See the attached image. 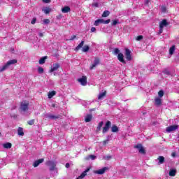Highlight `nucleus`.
Returning <instances> with one entry per match:
<instances>
[{"mask_svg":"<svg viewBox=\"0 0 179 179\" xmlns=\"http://www.w3.org/2000/svg\"><path fill=\"white\" fill-rule=\"evenodd\" d=\"M38 36H39V37H43L44 35L43 34V33H39V34H38Z\"/></svg>","mask_w":179,"mask_h":179,"instance_id":"nucleus-55","label":"nucleus"},{"mask_svg":"<svg viewBox=\"0 0 179 179\" xmlns=\"http://www.w3.org/2000/svg\"><path fill=\"white\" fill-rule=\"evenodd\" d=\"M139 153H141V155H146V150H145V148H141L139 150H138Z\"/></svg>","mask_w":179,"mask_h":179,"instance_id":"nucleus-31","label":"nucleus"},{"mask_svg":"<svg viewBox=\"0 0 179 179\" xmlns=\"http://www.w3.org/2000/svg\"><path fill=\"white\" fill-rule=\"evenodd\" d=\"M158 96L159 97H163V96H164V91L159 90L158 92Z\"/></svg>","mask_w":179,"mask_h":179,"instance_id":"nucleus-34","label":"nucleus"},{"mask_svg":"<svg viewBox=\"0 0 179 179\" xmlns=\"http://www.w3.org/2000/svg\"><path fill=\"white\" fill-rule=\"evenodd\" d=\"M103 22H104V20L103 19H98L96 20H95L94 22V26H99V24H103Z\"/></svg>","mask_w":179,"mask_h":179,"instance_id":"nucleus-20","label":"nucleus"},{"mask_svg":"<svg viewBox=\"0 0 179 179\" xmlns=\"http://www.w3.org/2000/svg\"><path fill=\"white\" fill-rule=\"evenodd\" d=\"M106 170H108V168L103 167L101 169H99L98 171H95L94 173H95V174H100V175H101V174H104V173H106Z\"/></svg>","mask_w":179,"mask_h":179,"instance_id":"nucleus-14","label":"nucleus"},{"mask_svg":"<svg viewBox=\"0 0 179 179\" xmlns=\"http://www.w3.org/2000/svg\"><path fill=\"white\" fill-rule=\"evenodd\" d=\"M176 173H177V170L176 169H171L169 171L170 177H176Z\"/></svg>","mask_w":179,"mask_h":179,"instance_id":"nucleus-21","label":"nucleus"},{"mask_svg":"<svg viewBox=\"0 0 179 179\" xmlns=\"http://www.w3.org/2000/svg\"><path fill=\"white\" fill-rule=\"evenodd\" d=\"M113 54L115 55H117V54H120V49H118V48H115L113 50Z\"/></svg>","mask_w":179,"mask_h":179,"instance_id":"nucleus-37","label":"nucleus"},{"mask_svg":"<svg viewBox=\"0 0 179 179\" xmlns=\"http://www.w3.org/2000/svg\"><path fill=\"white\" fill-rule=\"evenodd\" d=\"M156 106H162V99L160 98L155 99Z\"/></svg>","mask_w":179,"mask_h":179,"instance_id":"nucleus-30","label":"nucleus"},{"mask_svg":"<svg viewBox=\"0 0 179 179\" xmlns=\"http://www.w3.org/2000/svg\"><path fill=\"white\" fill-rule=\"evenodd\" d=\"M163 33V28H159V34H162Z\"/></svg>","mask_w":179,"mask_h":179,"instance_id":"nucleus-51","label":"nucleus"},{"mask_svg":"<svg viewBox=\"0 0 179 179\" xmlns=\"http://www.w3.org/2000/svg\"><path fill=\"white\" fill-rule=\"evenodd\" d=\"M13 64H17V60L14 59L12 60H9L6 62L5 65H3L2 67H0V72H3V71H6L10 65H13Z\"/></svg>","mask_w":179,"mask_h":179,"instance_id":"nucleus-2","label":"nucleus"},{"mask_svg":"<svg viewBox=\"0 0 179 179\" xmlns=\"http://www.w3.org/2000/svg\"><path fill=\"white\" fill-rule=\"evenodd\" d=\"M29 101H23L20 103V110L24 112L27 111L29 110Z\"/></svg>","mask_w":179,"mask_h":179,"instance_id":"nucleus-3","label":"nucleus"},{"mask_svg":"<svg viewBox=\"0 0 179 179\" xmlns=\"http://www.w3.org/2000/svg\"><path fill=\"white\" fill-rule=\"evenodd\" d=\"M93 6H95V8H99V3H93Z\"/></svg>","mask_w":179,"mask_h":179,"instance_id":"nucleus-49","label":"nucleus"},{"mask_svg":"<svg viewBox=\"0 0 179 179\" xmlns=\"http://www.w3.org/2000/svg\"><path fill=\"white\" fill-rule=\"evenodd\" d=\"M145 5H149V0L145 1Z\"/></svg>","mask_w":179,"mask_h":179,"instance_id":"nucleus-56","label":"nucleus"},{"mask_svg":"<svg viewBox=\"0 0 179 179\" xmlns=\"http://www.w3.org/2000/svg\"><path fill=\"white\" fill-rule=\"evenodd\" d=\"M85 45V42L83 41H81V43H79V45L76 48L75 50L76 51H79V50H80V48H82V51L83 52H87V51H89V50H90V47H89V45ZM84 45V47H83Z\"/></svg>","mask_w":179,"mask_h":179,"instance_id":"nucleus-1","label":"nucleus"},{"mask_svg":"<svg viewBox=\"0 0 179 179\" xmlns=\"http://www.w3.org/2000/svg\"><path fill=\"white\" fill-rule=\"evenodd\" d=\"M48 165L50 166V171H54V170H55V167H57V164L54 161H49Z\"/></svg>","mask_w":179,"mask_h":179,"instance_id":"nucleus-9","label":"nucleus"},{"mask_svg":"<svg viewBox=\"0 0 179 179\" xmlns=\"http://www.w3.org/2000/svg\"><path fill=\"white\" fill-rule=\"evenodd\" d=\"M174 51H176V45H172L169 49L170 55H173L174 54Z\"/></svg>","mask_w":179,"mask_h":179,"instance_id":"nucleus-27","label":"nucleus"},{"mask_svg":"<svg viewBox=\"0 0 179 179\" xmlns=\"http://www.w3.org/2000/svg\"><path fill=\"white\" fill-rule=\"evenodd\" d=\"M47 58H48V56H45V57H41V58L39 59V64H40L41 65H43V64H45V59H47Z\"/></svg>","mask_w":179,"mask_h":179,"instance_id":"nucleus-22","label":"nucleus"},{"mask_svg":"<svg viewBox=\"0 0 179 179\" xmlns=\"http://www.w3.org/2000/svg\"><path fill=\"white\" fill-rule=\"evenodd\" d=\"M91 31H92V33H94V31H96V27H92Z\"/></svg>","mask_w":179,"mask_h":179,"instance_id":"nucleus-48","label":"nucleus"},{"mask_svg":"<svg viewBox=\"0 0 179 179\" xmlns=\"http://www.w3.org/2000/svg\"><path fill=\"white\" fill-rule=\"evenodd\" d=\"M48 120H58V118H61V115H58L57 116L54 115H49L48 116Z\"/></svg>","mask_w":179,"mask_h":179,"instance_id":"nucleus-17","label":"nucleus"},{"mask_svg":"<svg viewBox=\"0 0 179 179\" xmlns=\"http://www.w3.org/2000/svg\"><path fill=\"white\" fill-rule=\"evenodd\" d=\"M171 156L172 157H176V152H172Z\"/></svg>","mask_w":179,"mask_h":179,"instance_id":"nucleus-54","label":"nucleus"},{"mask_svg":"<svg viewBox=\"0 0 179 179\" xmlns=\"http://www.w3.org/2000/svg\"><path fill=\"white\" fill-rule=\"evenodd\" d=\"M103 125H104V122L103 121L99 123L96 127V132H100V131H101V128H103Z\"/></svg>","mask_w":179,"mask_h":179,"instance_id":"nucleus-19","label":"nucleus"},{"mask_svg":"<svg viewBox=\"0 0 179 179\" xmlns=\"http://www.w3.org/2000/svg\"><path fill=\"white\" fill-rule=\"evenodd\" d=\"M157 159L159 160V164H163V163H164V160H165L164 157L159 156Z\"/></svg>","mask_w":179,"mask_h":179,"instance_id":"nucleus-28","label":"nucleus"},{"mask_svg":"<svg viewBox=\"0 0 179 179\" xmlns=\"http://www.w3.org/2000/svg\"><path fill=\"white\" fill-rule=\"evenodd\" d=\"M136 40L137 41H141V40H143V36H142V35L138 36L136 37Z\"/></svg>","mask_w":179,"mask_h":179,"instance_id":"nucleus-38","label":"nucleus"},{"mask_svg":"<svg viewBox=\"0 0 179 179\" xmlns=\"http://www.w3.org/2000/svg\"><path fill=\"white\" fill-rule=\"evenodd\" d=\"M37 22V18L34 17L32 19L31 24H36V22Z\"/></svg>","mask_w":179,"mask_h":179,"instance_id":"nucleus-43","label":"nucleus"},{"mask_svg":"<svg viewBox=\"0 0 179 179\" xmlns=\"http://www.w3.org/2000/svg\"><path fill=\"white\" fill-rule=\"evenodd\" d=\"M134 148H135V149H138V151H139V150H140L141 148H143V146H142V144H138V145H135Z\"/></svg>","mask_w":179,"mask_h":179,"instance_id":"nucleus-42","label":"nucleus"},{"mask_svg":"<svg viewBox=\"0 0 179 179\" xmlns=\"http://www.w3.org/2000/svg\"><path fill=\"white\" fill-rule=\"evenodd\" d=\"M71 164H69V163H66V169H69Z\"/></svg>","mask_w":179,"mask_h":179,"instance_id":"nucleus-52","label":"nucleus"},{"mask_svg":"<svg viewBox=\"0 0 179 179\" xmlns=\"http://www.w3.org/2000/svg\"><path fill=\"white\" fill-rule=\"evenodd\" d=\"M52 107L55 108V103H52Z\"/></svg>","mask_w":179,"mask_h":179,"instance_id":"nucleus-57","label":"nucleus"},{"mask_svg":"<svg viewBox=\"0 0 179 179\" xmlns=\"http://www.w3.org/2000/svg\"><path fill=\"white\" fill-rule=\"evenodd\" d=\"M176 129H178V125H171L166 128V132H172L176 131Z\"/></svg>","mask_w":179,"mask_h":179,"instance_id":"nucleus-11","label":"nucleus"},{"mask_svg":"<svg viewBox=\"0 0 179 179\" xmlns=\"http://www.w3.org/2000/svg\"><path fill=\"white\" fill-rule=\"evenodd\" d=\"M0 135H1V132H0Z\"/></svg>","mask_w":179,"mask_h":179,"instance_id":"nucleus-59","label":"nucleus"},{"mask_svg":"<svg viewBox=\"0 0 179 179\" xmlns=\"http://www.w3.org/2000/svg\"><path fill=\"white\" fill-rule=\"evenodd\" d=\"M110 127H111V122L110 120H108L105 124V126L103 127L102 133L106 134V132H108V129H110Z\"/></svg>","mask_w":179,"mask_h":179,"instance_id":"nucleus-5","label":"nucleus"},{"mask_svg":"<svg viewBox=\"0 0 179 179\" xmlns=\"http://www.w3.org/2000/svg\"><path fill=\"white\" fill-rule=\"evenodd\" d=\"M62 13H68L71 12V7L66 6L64 8H62Z\"/></svg>","mask_w":179,"mask_h":179,"instance_id":"nucleus-16","label":"nucleus"},{"mask_svg":"<svg viewBox=\"0 0 179 179\" xmlns=\"http://www.w3.org/2000/svg\"><path fill=\"white\" fill-rule=\"evenodd\" d=\"M3 148H4V149H10V148H12V143H6L3 144Z\"/></svg>","mask_w":179,"mask_h":179,"instance_id":"nucleus-26","label":"nucleus"},{"mask_svg":"<svg viewBox=\"0 0 179 179\" xmlns=\"http://www.w3.org/2000/svg\"><path fill=\"white\" fill-rule=\"evenodd\" d=\"M75 38H76V35H73L71 38L70 41H72V40H75Z\"/></svg>","mask_w":179,"mask_h":179,"instance_id":"nucleus-47","label":"nucleus"},{"mask_svg":"<svg viewBox=\"0 0 179 179\" xmlns=\"http://www.w3.org/2000/svg\"><path fill=\"white\" fill-rule=\"evenodd\" d=\"M44 13H45V15H48V13H50V12H51V8H46L43 10Z\"/></svg>","mask_w":179,"mask_h":179,"instance_id":"nucleus-32","label":"nucleus"},{"mask_svg":"<svg viewBox=\"0 0 179 179\" xmlns=\"http://www.w3.org/2000/svg\"><path fill=\"white\" fill-rule=\"evenodd\" d=\"M110 22H111V20L108 19L106 20H103V24H108V23H110Z\"/></svg>","mask_w":179,"mask_h":179,"instance_id":"nucleus-44","label":"nucleus"},{"mask_svg":"<svg viewBox=\"0 0 179 179\" xmlns=\"http://www.w3.org/2000/svg\"><path fill=\"white\" fill-rule=\"evenodd\" d=\"M43 23L45 24H48L50 23V20H48V19L43 20Z\"/></svg>","mask_w":179,"mask_h":179,"instance_id":"nucleus-46","label":"nucleus"},{"mask_svg":"<svg viewBox=\"0 0 179 179\" xmlns=\"http://www.w3.org/2000/svg\"><path fill=\"white\" fill-rule=\"evenodd\" d=\"M43 162H44V159H43V158L37 159L34 162L33 166L38 167V165L41 164V163H43Z\"/></svg>","mask_w":179,"mask_h":179,"instance_id":"nucleus-13","label":"nucleus"},{"mask_svg":"<svg viewBox=\"0 0 179 179\" xmlns=\"http://www.w3.org/2000/svg\"><path fill=\"white\" fill-rule=\"evenodd\" d=\"M56 94H57V92L55 91L49 92L48 99H52V97H54V96H55Z\"/></svg>","mask_w":179,"mask_h":179,"instance_id":"nucleus-24","label":"nucleus"},{"mask_svg":"<svg viewBox=\"0 0 179 179\" xmlns=\"http://www.w3.org/2000/svg\"><path fill=\"white\" fill-rule=\"evenodd\" d=\"M107 94V91H104L102 93H100L98 96V100H103V97H106V95Z\"/></svg>","mask_w":179,"mask_h":179,"instance_id":"nucleus-18","label":"nucleus"},{"mask_svg":"<svg viewBox=\"0 0 179 179\" xmlns=\"http://www.w3.org/2000/svg\"><path fill=\"white\" fill-rule=\"evenodd\" d=\"M86 160H89V159H92V160H94L96 159V156L94 155H90L87 158H85Z\"/></svg>","mask_w":179,"mask_h":179,"instance_id":"nucleus-41","label":"nucleus"},{"mask_svg":"<svg viewBox=\"0 0 179 179\" xmlns=\"http://www.w3.org/2000/svg\"><path fill=\"white\" fill-rule=\"evenodd\" d=\"M161 10L164 13H166V10H167V8L165 6H161Z\"/></svg>","mask_w":179,"mask_h":179,"instance_id":"nucleus-36","label":"nucleus"},{"mask_svg":"<svg viewBox=\"0 0 179 179\" xmlns=\"http://www.w3.org/2000/svg\"><path fill=\"white\" fill-rule=\"evenodd\" d=\"M78 82H79L82 86H86L87 85V77L83 76L81 78L78 79Z\"/></svg>","mask_w":179,"mask_h":179,"instance_id":"nucleus-6","label":"nucleus"},{"mask_svg":"<svg viewBox=\"0 0 179 179\" xmlns=\"http://www.w3.org/2000/svg\"><path fill=\"white\" fill-rule=\"evenodd\" d=\"M125 57L127 61H131L132 59V56L131 55V50H129V49L128 48L125 49Z\"/></svg>","mask_w":179,"mask_h":179,"instance_id":"nucleus-7","label":"nucleus"},{"mask_svg":"<svg viewBox=\"0 0 179 179\" xmlns=\"http://www.w3.org/2000/svg\"><path fill=\"white\" fill-rule=\"evenodd\" d=\"M108 16H110V11L108 10L103 11L102 14V17H108Z\"/></svg>","mask_w":179,"mask_h":179,"instance_id":"nucleus-29","label":"nucleus"},{"mask_svg":"<svg viewBox=\"0 0 179 179\" xmlns=\"http://www.w3.org/2000/svg\"><path fill=\"white\" fill-rule=\"evenodd\" d=\"M108 142V141H104L103 142V145H107Z\"/></svg>","mask_w":179,"mask_h":179,"instance_id":"nucleus-53","label":"nucleus"},{"mask_svg":"<svg viewBox=\"0 0 179 179\" xmlns=\"http://www.w3.org/2000/svg\"><path fill=\"white\" fill-rule=\"evenodd\" d=\"M13 117H14V118H16V117H17V115H14Z\"/></svg>","mask_w":179,"mask_h":179,"instance_id":"nucleus-58","label":"nucleus"},{"mask_svg":"<svg viewBox=\"0 0 179 179\" xmlns=\"http://www.w3.org/2000/svg\"><path fill=\"white\" fill-rule=\"evenodd\" d=\"M35 120L32 119L31 120H29L27 122L28 125H34Z\"/></svg>","mask_w":179,"mask_h":179,"instance_id":"nucleus-35","label":"nucleus"},{"mask_svg":"<svg viewBox=\"0 0 179 179\" xmlns=\"http://www.w3.org/2000/svg\"><path fill=\"white\" fill-rule=\"evenodd\" d=\"M38 73H44V69L41 66L38 67Z\"/></svg>","mask_w":179,"mask_h":179,"instance_id":"nucleus-33","label":"nucleus"},{"mask_svg":"<svg viewBox=\"0 0 179 179\" xmlns=\"http://www.w3.org/2000/svg\"><path fill=\"white\" fill-rule=\"evenodd\" d=\"M43 2H45V3H50V2H51V0H43Z\"/></svg>","mask_w":179,"mask_h":179,"instance_id":"nucleus-50","label":"nucleus"},{"mask_svg":"<svg viewBox=\"0 0 179 179\" xmlns=\"http://www.w3.org/2000/svg\"><path fill=\"white\" fill-rule=\"evenodd\" d=\"M117 59L122 64H127V62H125V59H124V55L122 53H119L117 55Z\"/></svg>","mask_w":179,"mask_h":179,"instance_id":"nucleus-12","label":"nucleus"},{"mask_svg":"<svg viewBox=\"0 0 179 179\" xmlns=\"http://www.w3.org/2000/svg\"><path fill=\"white\" fill-rule=\"evenodd\" d=\"M163 73H164V75H168V76L171 75L170 71L169 70H167V69H164L163 71Z\"/></svg>","mask_w":179,"mask_h":179,"instance_id":"nucleus-40","label":"nucleus"},{"mask_svg":"<svg viewBox=\"0 0 179 179\" xmlns=\"http://www.w3.org/2000/svg\"><path fill=\"white\" fill-rule=\"evenodd\" d=\"M113 157H111L110 155H107L106 157H103V159H105V160H110V159H112Z\"/></svg>","mask_w":179,"mask_h":179,"instance_id":"nucleus-45","label":"nucleus"},{"mask_svg":"<svg viewBox=\"0 0 179 179\" xmlns=\"http://www.w3.org/2000/svg\"><path fill=\"white\" fill-rule=\"evenodd\" d=\"M112 26H117V24H118V20H115L111 22Z\"/></svg>","mask_w":179,"mask_h":179,"instance_id":"nucleus-39","label":"nucleus"},{"mask_svg":"<svg viewBox=\"0 0 179 179\" xmlns=\"http://www.w3.org/2000/svg\"><path fill=\"white\" fill-rule=\"evenodd\" d=\"M61 68V65L59 63H56L53 64V66L50 70V73L52 72H55V71H58V69Z\"/></svg>","mask_w":179,"mask_h":179,"instance_id":"nucleus-10","label":"nucleus"},{"mask_svg":"<svg viewBox=\"0 0 179 179\" xmlns=\"http://www.w3.org/2000/svg\"><path fill=\"white\" fill-rule=\"evenodd\" d=\"M93 120V115L92 114H87L85 117V121L86 122H90Z\"/></svg>","mask_w":179,"mask_h":179,"instance_id":"nucleus-15","label":"nucleus"},{"mask_svg":"<svg viewBox=\"0 0 179 179\" xmlns=\"http://www.w3.org/2000/svg\"><path fill=\"white\" fill-rule=\"evenodd\" d=\"M100 64V58L99 57H95L94 60V63L91 64L90 69V71H92V69H94L97 66V65Z\"/></svg>","mask_w":179,"mask_h":179,"instance_id":"nucleus-4","label":"nucleus"},{"mask_svg":"<svg viewBox=\"0 0 179 179\" xmlns=\"http://www.w3.org/2000/svg\"><path fill=\"white\" fill-rule=\"evenodd\" d=\"M169 26V22H167V20L164 19L161 22H159V29H164V27Z\"/></svg>","mask_w":179,"mask_h":179,"instance_id":"nucleus-8","label":"nucleus"},{"mask_svg":"<svg viewBox=\"0 0 179 179\" xmlns=\"http://www.w3.org/2000/svg\"><path fill=\"white\" fill-rule=\"evenodd\" d=\"M17 134L20 136H23L24 135V132L23 131V128L18 127Z\"/></svg>","mask_w":179,"mask_h":179,"instance_id":"nucleus-23","label":"nucleus"},{"mask_svg":"<svg viewBox=\"0 0 179 179\" xmlns=\"http://www.w3.org/2000/svg\"><path fill=\"white\" fill-rule=\"evenodd\" d=\"M118 131H120V129H118V127H117V125L114 124L111 127V132H118Z\"/></svg>","mask_w":179,"mask_h":179,"instance_id":"nucleus-25","label":"nucleus"}]
</instances>
